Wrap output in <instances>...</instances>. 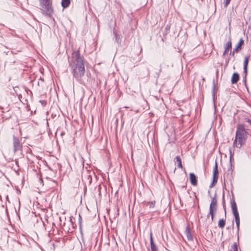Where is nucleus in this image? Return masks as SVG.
<instances>
[{
  "mask_svg": "<svg viewBox=\"0 0 251 251\" xmlns=\"http://www.w3.org/2000/svg\"><path fill=\"white\" fill-rule=\"evenodd\" d=\"M40 102L42 103V104H44V103H45V101H44V100H43V101H41V100H40Z\"/></svg>",
  "mask_w": 251,
  "mask_h": 251,
  "instance_id": "7c9ffc66",
  "label": "nucleus"
},
{
  "mask_svg": "<svg viewBox=\"0 0 251 251\" xmlns=\"http://www.w3.org/2000/svg\"><path fill=\"white\" fill-rule=\"evenodd\" d=\"M234 226V223H233V221L232 222V226Z\"/></svg>",
  "mask_w": 251,
  "mask_h": 251,
  "instance_id": "c9c22d12",
  "label": "nucleus"
},
{
  "mask_svg": "<svg viewBox=\"0 0 251 251\" xmlns=\"http://www.w3.org/2000/svg\"><path fill=\"white\" fill-rule=\"evenodd\" d=\"M40 5L41 6L40 10L42 13L51 18L53 13V8L52 5V0H39Z\"/></svg>",
  "mask_w": 251,
  "mask_h": 251,
  "instance_id": "7ed1b4c3",
  "label": "nucleus"
},
{
  "mask_svg": "<svg viewBox=\"0 0 251 251\" xmlns=\"http://www.w3.org/2000/svg\"><path fill=\"white\" fill-rule=\"evenodd\" d=\"M216 210H215V209H212L211 208H209V211L208 214H207V217H208L210 215L211 216H214V213Z\"/></svg>",
  "mask_w": 251,
  "mask_h": 251,
  "instance_id": "6ab92c4d",
  "label": "nucleus"
},
{
  "mask_svg": "<svg viewBox=\"0 0 251 251\" xmlns=\"http://www.w3.org/2000/svg\"><path fill=\"white\" fill-rule=\"evenodd\" d=\"M189 176H190V182H191V184L193 186H196L198 184V180H197V176L193 173H190Z\"/></svg>",
  "mask_w": 251,
  "mask_h": 251,
  "instance_id": "1a4fd4ad",
  "label": "nucleus"
},
{
  "mask_svg": "<svg viewBox=\"0 0 251 251\" xmlns=\"http://www.w3.org/2000/svg\"><path fill=\"white\" fill-rule=\"evenodd\" d=\"M217 195L215 194L213 197L211 198V202L210 204L209 208L215 209V210H217Z\"/></svg>",
  "mask_w": 251,
  "mask_h": 251,
  "instance_id": "0eeeda50",
  "label": "nucleus"
},
{
  "mask_svg": "<svg viewBox=\"0 0 251 251\" xmlns=\"http://www.w3.org/2000/svg\"><path fill=\"white\" fill-rule=\"evenodd\" d=\"M155 204V201H151L148 202V205H149L150 208H153L154 207Z\"/></svg>",
  "mask_w": 251,
  "mask_h": 251,
  "instance_id": "412c9836",
  "label": "nucleus"
},
{
  "mask_svg": "<svg viewBox=\"0 0 251 251\" xmlns=\"http://www.w3.org/2000/svg\"><path fill=\"white\" fill-rule=\"evenodd\" d=\"M175 163H177V167L179 168H182V163H181V158H180V157L179 156H176V157H175Z\"/></svg>",
  "mask_w": 251,
  "mask_h": 251,
  "instance_id": "2eb2a0df",
  "label": "nucleus"
},
{
  "mask_svg": "<svg viewBox=\"0 0 251 251\" xmlns=\"http://www.w3.org/2000/svg\"><path fill=\"white\" fill-rule=\"evenodd\" d=\"M235 52H237L236 51H234V50H233L232 52H230V54L232 56H234Z\"/></svg>",
  "mask_w": 251,
  "mask_h": 251,
  "instance_id": "cd10ccee",
  "label": "nucleus"
},
{
  "mask_svg": "<svg viewBox=\"0 0 251 251\" xmlns=\"http://www.w3.org/2000/svg\"><path fill=\"white\" fill-rule=\"evenodd\" d=\"M223 207H224V209H225V217H226V210L225 202V201H224V196H223Z\"/></svg>",
  "mask_w": 251,
  "mask_h": 251,
  "instance_id": "b1692460",
  "label": "nucleus"
},
{
  "mask_svg": "<svg viewBox=\"0 0 251 251\" xmlns=\"http://www.w3.org/2000/svg\"><path fill=\"white\" fill-rule=\"evenodd\" d=\"M230 1H231V0H224V6L227 7V5L230 3Z\"/></svg>",
  "mask_w": 251,
  "mask_h": 251,
  "instance_id": "4be33fe9",
  "label": "nucleus"
},
{
  "mask_svg": "<svg viewBox=\"0 0 251 251\" xmlns=\"http://www.w3.org/2000/svg\"><path fill=\"white\" fill-rule=\"evenodd\" d=\"M171 28L170 25H167L165 27L166 33H168Z\"/></svg>",
  "mask_w": 251,
  "mask_h": 251,
  "instance_id": "5701e85b",
  "label": "nucleus"
},
{
  "mask_svg": "<svg viewBox=\"0 0 251 251\" xmlns=\"http://www.w3.org/2000/svg\"><path fill=\"white\" fill-rule=\"evenodd\" d=\"M245 121L248 123L251 126V120L249 118H246L245 119Z\"/></svg>",
  "mask_w": 251,
  "mask_h": 251,
  "instance_id": "bb28decb",
  "label": "nucleus"
},
{
  "mask_svg": "<svg viewBox=\"0 0 251 251\" xmlns=\"http://www.w3.org/2000/svg\"><path fill=\"white\" fill-rule=\"evenodd\" d=\"M231 47H232V43H231V41L230 40H229L226 44L225 48V51L223 53V56L225 55L228 51L229 50H230L231 49Z\"/></svg>",
  "mask_w": 251,
  "mask_h": 251,
  "instance_id": "ddd939ff",
  "label": "nucleus"
},
{
  "mask_svg": "<svg viewBox=\"0 0 251 251\" xmlns=\"http://www.w3.org/2000/svg\"><path fill=\"white\" fill-rule=\"evenodd\" d=\"M249 56H247L245 57V60L244 62V73L246 74V75H247V68H248V65L249 63Z\"/></svg>",
  "mask_w": 251,
  "mask_h": 251,
  "instance_id": "f8f14e48",
  "label": "nucleus"
},
{
  "mask_svg": "<svg viewBox=\"0 0 251 251\" xmlns=\"http://www.w3.org/2000/svg\"><path fill=\"white\" fill-rule=\"evenodd\" d=\"M6 199H7V200H8V196H6Z\"/></svg>",
  "mask_w": 251,
  "mask_h": 251,
  "instance_id": "f704fd0d",
  "label": "nucleus"
},
{
  "mask_svg": "<svg viewBox=\"0 0 251 251\" xmlns=\"http://www.w3.org/2000/svg\"><path fill=\"white\" fill-rule=\"evenodd\" d=\"M214 216H211V221H213Z\"/></svg>",
  "mask_w": 251,
  "mask_h": 251,
  "instance_id": "c756f323",
  "label": "nucleus"
},
{
  "mask_svg": "<svg viewBox=\"0 0 251 251\" xmlns=\"http://www.w3.org/2000/svg\"><path fill=\"white\" fill-rule=\"evenodd\" d=\"M239 75L237 73H234L232 75L231 81L232 84L236 83L239 80Z\"/></svg>",
  "mask_w": 251,
  "mask_h": 251,
  "instance_id": "9b49d317",
  "label": "nucleus"
},
{
  "mask_svg": "<svg viewBox=\"0 0 251 251\" xmlns=\"http://www.w3.org/2000/svg\"><path fill=\"white\" fill-rule=\"evenodd\" d=\"M250 136H251V134H250Z\"/></svg>",
  "mask_w": 251,
  "mask_h": 251,
  "instance_id": "e433bc0d",
  "label": "nucleus"
},
{
  "mask_svg": "<svg viewBox=\"0 0 251 251\" xmlns=\"http://www.w3.org/2000/svg\"><path fill=\"white\" fill-rule=\"evenodd\" d=\"M218 174L219 172L218 169V163L216 160L213 170V180L212 183L210 185V188L213 187L217 183L218 179Z\"/></svg>",
  "mask_w": 251,
  "mask_h": 251,
  "instance_id": "39448f33",
  "label": "nucleus"
},
{
  "mask_svg": "<svg viewBox=\"0 0 251 251\" xmlns=\"http://www.w3.org/2000/svg\"><path fill=\"white\" fill-rule=\"evenodd\" d=\"M150 244H151V251H158L157 248L153 241L152 233H150Z\"/></svg>",
  "mask_w": 251,
  "mask_h": 251,
  "instance_id": "9d476101",
  "label": "nucleus"
},
{
  "mask_svg": "<svg viewBox=\"0 0 251 251\" xmlns=\"http://www.w3.org/2000/svg\"><path fill=\"white\" fill-rule=\"evenodd\" d=\"M215 88H216V84H215V80H213V87H212L213 93H214V92H215Z\"/></svg>",
  "mask_w": 251,
  "mask_h": 251,
  "instance_id": "393cba45",
  "label": "nucleus"
},
{
  "mask_svg": "<svg viewBox=\"0 0 251 251\" xmlns=\"http://www.w3.org/2000/svg\"><path fill=\"white\" fill-rule=\"evenodd\" d=\"M39 180H40V182H41V183H42V182H43V179H42V178H40V179H39Z\"/></svg>",
  "mask_w": 251,
  "mask_h": 251,
  "instance_id": "2f4dec72",
  "label": "nucleus"
},
{
  "mask_svg": "<svg viewBox=\"0 0 251 251\" xmlns=\"http://www.w3.org/2000/svg\"><path fill=\"white\" fill-rule=\"evenodd\" d=\"M248 132L243 124L238 125L233 145L237 148H241L245 143L248 138Z\"/></svg>",
  "mask_w": 251,
  "mask_h": 251,
  "instance_id": "f03ea898",
  "label": "nucleus"
},
{
  "mask_svg": "<svg viewBox=\"0 0 251 251\" xmlns=\"http://www.w3.org/2000/svg\"><path fill=\"white\" fill-rule=\"evenodd\" d=\"M19 99L21 101V99L22 98V96L21 94H19L18 95Z\"/></svg>",
  "mask_w": 251,
  "mask_h": 251,
  "instance_id": "c85d7f7f",
  "label": "nucleus"
},
{
  "mask_svg": "<svg viewBox=\"0 0 251 251\" xmlns=\"http://www.w3.org/2000/svg\"><path fill=\"white\" fill-rule=\"evenodd\" d=\"M230 251H238L237 245L236 242L231 246Z\"/></svg>",
  "mask_w": 251,
  "mask_h": 251,
  "instance_id": "a211bd4d",
  "label": "nucleus"
},
{
  "mask_svg": "<svg viewBox=\"0 0 251 251\" xmlns=\"http://www.w3.org/2000/svg\"><path fill=\"white\" fill-rule=\"evenodd\" d=\"M231 208L232 210L233 214L235 217V222L236 224V226L237 227L238 231L239 230V226H240V217L238 211L237 210V207L236 205V203L234 199L231 201Z\"/></svg>",
  "mask_w": 251,
  "mask_h": 251,
  "instance_id": "20e7f679",
  "label": "nucleus"
},
{
  "mask_svg": "<svg viewBox=\"0 0 251 251\" xmlns=\"http://www.w3.org/2000/svg\"><path fill=\"white\" fill-rule=\"evenodd\" d=\"M71 3V0H62L61 5L64 8L68 7Z\"/></svg>",
  "mask_w": 251,
  "mask_h": 251,
  "instance_id": "dca6fc26",
  "label": "nucleus"
},
{
  "mask_svg": "<svg viewBox=\"0 0 251 251\" xmlns=\"http://www.w3.org/2000/svg\"><path fill=\"white\" fill-rule=\"evenodd\" d=\"M13 151L14 152L22 151L23 148L22 144L20 143L19 138L13 135Z\"/></svg>",
  "mask_w": 251,
  "mask_h": 251,
  "instance_id": "423d86ee",
  "label": "nucleus"
},
{
  "mask_svg": "<svg viewBox=\"0 0 251 251\" xmlns=\"http://www.w3.org/2000/svg\"><path fill=\"white\" fill-rule=\"evenodd\" d=\"M114 34L115 35L116 41H117V42L118 44H120L121 43V39H120V38L119 36L115 31L114 32Z\"/></svg>",
  "mask_w": 251,
  "mask_h": 251,
  "instance_id": "aec40b11",
  "label": "nucleus"
},
{
  "mask_svg": "<svg viewBox=\"0 0 251 251\" xmlns=\"http://www.w3.org/2000/svg\"><path fill=\"white\" fill-rule=\"evenodd\" d=\"M185 233L187 237V240L188 241H193V237L191 233L190 227L188 226H187V227H186Z\"/></svg>",
  "mask_w": 251,
  "mask_h": 251,
  "instance_id": "6e6552de",
  "label": "nucleus"
},
{
  "mask_svg": "<svg viewBox=\"0 0 251 251\" xmlns=\"http://www.w3.org/2000/svg\"><path fill=\"white\" fill-rule=\"evenodd\" d=\"M80 251H86V249H85L84 250H81Z\"/></svg>",
  "mask_w": 251,
  "mask_h": 251,
  "instance_id": "72a5a7b5",
  "label": "nucleus"
},
{
  "mask_svg": "<svg viewBox=\"0 0 251 251\" xmlns=\"http://www.w3.org/2000/svg\"><path fill=\"white\" fill-rule=\"evenodd\" d=\"M243 82L245 83V85L246 86V83H247V75H246V74H245V76L243 77Z\"/></svg>",
  "mask_w": 251,
  "mask_h": 251,
  "instance_id": "a878e982",
  "label": "nucleus"
},
{
  "mask_svg": "<svg viewBox=\"0 0 251 251\" xmlns=\"http://www.w3.org/2000/svg\"><path fill=\"white\" fill-rule=\"evenodd\" d=\"M226 224V218L225 219H220L218 222V226L221 228H223L224 227Z\"/></svg>",
  "mask_w": 251,
  "mask_h": 251,
  "instance_id": "f3484780",
  "label": "nucleus"
},
{
  "mask_svg": "<svg viewBox=\"0 0 251 251\" xmlns=\"http://www.w3.org/2000/svg\"><path fill=\"white\" fill-rule=\"evenodd\" d=\"M244 41L242 38H241L239 40V43L235 47L234 50V51L238 52L239 50H241V46L244 44Z\"/></svg>",
  "mask_w": 251,
  "mask_h": 251,
  "instance_id": "4468645a",
  "label": "nucleus"
},
{
  "mask_svg": "<svg viewBox=\"0 0 251 251\" xmlns=\"http://www.w3.org/2000/svg\"><path fill=\"white\" fill-rule=\"evenodd\" d=\"M69 63L74 77L76 81H80L85 74V67L83 57L78 50L72 52L69 57Z\"/></svg>",
  "mask_w": 251,
  "mask_h": 251,
  "instance_id": "f257e3e1",
  "label": "nucleus"
},
{
  "mask_svg": "<svg viewBox=\"0 0 251 251\" xmlns=\"http://www.w3.org/2000/svg\"><path fill=\"white\" fill-rule=\"evenodd\" d=\"M0 201H2V197H1V195H0Z\"/></svg>",
  "mask_w": 251,
  "mask_h": 251,
  "instance_id": "473e14b6",
  "label": "nucleus"
}]
</instances>
